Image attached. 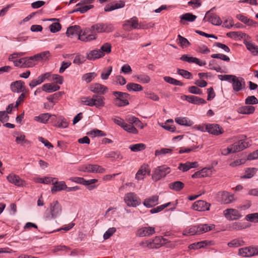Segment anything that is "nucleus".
I'll return each mask as SVG.
<instances>
[{
	"label": "nucleus",
	"mask_w": 258,
	"mask_h": 258,
	"mask_svg": "<svg viewBox=\"0 0 258 258\" xmlns=\"http://www.w3.org/2000/svg\"><path fill=\"white\" fill-rule=\"evenodd\" d=\"M24 68H31L35 65L34 61L36 60L35 58L33 57V56L29 57H24Z\"/></svg>",
	"instance_id": "obj_46"
},
{
	"label": "nucleus",
	"mask_w": 258,
	"mask_h": 258,
	"mask_svg": "<svg viewBox=\"0 0 258 258\" xmlns=\"http://www.w3.org/2000/svg\"><path fill=\"white\" fill-rule=\"evenodd\" d=\"M124 201L128 207H136L141 204V199L134 192H128L125 195Z\"/></svg>",
	"instance_id": "obj_7"
},
{
	"label": "nucleus",
	"mask_w": 258,
	"mask_h": 258,
	"mask_svg": "<svg viewBox=\"0 0 258 258\" xmlns=\"http://www.w3.org/2000/svg\"><path fill=\"white\" fill-rule=\"evenodd\" d=\"M175 122L181 125L186 126H190L194 124V122L188 118L184 117H178L175 119Z\"/></svg>",
	"instance_id": "obj_31"
},
{
	"label": "nucleus",
	"mask_w": 258,
	"mask_h": 258,
	"mask_svg": "<svg viewBox=\"0 0 258 258\" xmlns=\"http://www.w3.org/2000/svg\"><path fill=\"white\" fill-rule=\"evenodd\" d=\"M140 245L143 247H148L150 249L158 248V247L156 245L155 242L152 240V241H146L140 243Z\"/></svg>",
	"instance_id": "obj_50"
},
{
	"label": "nucleus",
	"mask_w": 258,
	"mask_h": 258,
	"mask_svg": "<svg viewBox=\"0 0 258 258\" xmlns=\"http://www.w3.org/2000/svg\"><path fill=\"white\" fill-rule=\"evenodd\" d=\"M210 204L203 200L195 202L192 205V209L198 211H205L210 210Z\"/></svg>",
	"instance_id": "obj_12"
},
{
	"label": "nucleus",
	"mask_w": 258,
	"mask_h": 258,
	"mask_svg": "<svg viewBox=\"0 0 258 258\" xmlns=\"http://www.w3.org/2000/svg\"><path fill=\"white\" fill-rule=\"evenodd\" d=\"M105 54L100 49H94L87 53V58L90 60H93L103 57Z\"/></svg>",
	"instance_id": "obj_27"
},
{
	"label": "nucleus",
	"mask_w": 258,
	"mask_h": 258,
	"mask_svg": "<svg viewBox=\"0 0 258 258\" xmlns=\"http://www.w3.org/2000/svg\"><path fill=\"white\" fill-rule=\"evenodd\" d=\"M123 29L126 31H131L133 29L143 28V27L139 23L138 18L134 16L130 19L124 21L122 25Z\"/></svg>",
	"instance_id": "obj_6"
},
{
	"label": "nucleus",
	"mask_w": 258,
	"mask_h": 258,
	"mask_svg": "<svg viewBox=\"0 0 258 258\" xmlns=\"http://www.w3.org/2000/svg\"><path fill=\"white\" fill-rule=\"evenodd\" d=\"M180 18L181 19L180 23H182V20L187 21L188 22H194L197 18V16L196 15H193L191 13H187L184 14H183L180 16Z\"/></svg>",
	"instance_id": "obj_37"
},
{
	"label": "nucleus",
	"mask_w": 258,
	"mask_h": 258,
	"mask_svg": "<svg viewBox=\"0 0 258 258\" xmlns=\"http://www.w3.org/2000/svg\"><path fill=\"white\" fill-rule=\"evenodd\" d=\"M225 217L230 220H235L239 219L242 216L239 211L234 209H227L224 211Z\"/></svg>",
	"instance_id": "obj_14"
},
{
	"label": "nucleus",
	"mask_w": 258,
	"mask_h": 258,
	"mask_svg": "<svg viewBox=\"0 0 258 258\" xmlns=\"http://www.w3.org/2000/svg\"><path fill=\"white\" fill-rule=\"evenodd\" d=\"M155 233V228L149 227H142L139 228L136 235L139 237H146L153 235Z\"/></svg>",
	"instance_id": "obj_13"
},
{
	"label": "nucleus",
	"mask_w": 258,
	"mask_h": 258,
	"mask_svg": "<svg viewBox=\"0 0 258 258\" xmlns=\"http://www.w3.org/2000/svg\"><path fill=\"white\" fill-rule=\"evenodd\" d=\"M69 123L67 121V119L62 116H59L55 125L58 127L64 128L67 127Z\"/></svg>",
	"instance_id": "obj_45"
},
{
	"label": "nucleus",
	"mask_w": 258,
	"mask_h": 258,
	"mask_svg": "<svg viewBox=\"0 0 258 258\" xmlns=\"http://www.w3.org/2000/svg\"><path fill=\"white\" fill-rule=\"evenodd\" d=\"M235 75H219L218 78L221 81H226L231 83V80L233 79Z\"/></svg>",
	"instance_id": "obj_60"
},
{
	"label": "nucleus",
	"mask_w": 258,
	"mask_h": 258,
	"mask_svg": "<svg viewBox=\"0 0 258 258\" xmlns=\"http://www.w3.org/2000/svg\"><path fill=\"white\" fill-rule=\"evenodd\" d=\"M126 89L128 91L138 92L143 90V88L141 85L134 83H128L126 86Z\"/></svg>",
	"instance_id": "obj_36"
},
{
	"label": "nucleus",
	"mask_w": 258,
	"mask_h": 258,
	"mask_svg": "<svg viewBox=\"0 0 258 258\" xmlns=\"http://www.w3.org/2000/svg\"><path fill=\"white\" fill-rule=\"evenodd\" d=\"M215 225L213 224H201L191 226L188 230L184 232V235H201L215 229Z\"/></svg>",
	"instance_id": "obj_1"
},
{
	"label": "nucleus",
	"mask_w": 258,
	"mask_h": 258,
	"mask_svg": "<svg viewBox=\"0 0 258 258\" xmlns=\"http://www.w3.org/2000/svg\"><path fill=\"white\" fill-rule=\"evenodd\" d=\"M122 128L129 133L133 134H137L138 133L137 129L132 124H128L125 123Z\"/></svg>",
	"instance_id": "obj_49"
},
{
	"label": "nucleus",
	"mask_w": 258,
	"mask_h": 258,
	"mask_svg": "<svg viewBox=\"0 0 258 258\" xmlns=\"http://www.w3.org/2000/svg\"><path fill=\"white\" fill-rule=\"evenodd\" d=\"M239 254L244 257H251L257 253L256 249L254 247H247L239 249Z\"/></svg>",
	"instance_id": "obj_21"
},
{
	"label": "nucleus",
	"mask_w": 258,
	"mask_h": 258,
	"mask_svg": "<svg viewBox=\"0 0 258 258\" xmlns=\"http://www.w3.org/2000/svg\"><path fill=\"white\" fill-rule=\"evenodd\" d=\"M177 37L178 43L180 44L181 47H187L190 45V42L186 38L182 37L180 34L178 35Z\"/></svg>",
	"instance_id": "obj_48"
},
{
	"label": "nucleus",
	"mask_w": 258,
	"mask_h": 258,
	"mask_svg": "<svg viewBox=\"0 0 258 258\" xmlns=\"http://www.w3.org/2000/svg\"><path fill=\"white\" fill-rule=\"evenodd\" d=\"M60 87L53 83H46L44 84L42 86V90L47 93H52L58 90Z\"/></svg>",
	"instance_id": "obj_30"
},
{
	"label": "nucleus",
	"mask_w": 258,
	"mask_h": 258,
	"mask_svg": "<svg viewBox=\"0 0 258 258\" xmlns=\"http://www.w3.org/2000/svg\"><path fill=\"white\" fill-rule=\"evenodd\" d=\"M100 49L104 54L109 53L111 51V45L109 43H105L101 46Z\"/></svg>",
	"instance_id": "obj_63"
},
{
	"label": "nucleus",
	"mask_w": 258,
	"mask_h": 258,
	"mask_svg": "<svg viewBox=\"0 0 258 258\" xmlns=\"http://www.w3.org/2000/svg\"><path fill=\"white\" fill-rule=\"evenodd\" d=\"M93 7L94 6L91 5L79 7L77 8L70 12L69 14H72L77 12H80L81 14H84L87 12L89 10L93 8Z\"/></svg>",
	"instance_id": "obj_42"
},
{
	"label": "nucleus",
	"mask_w": 258,
	"mask_h": 258,
	"mask_svg": "<svg viewBox=\"0 0 258 258\" xmlns=\"http://www.w3.org/2000/svg\"><path fill=\"white\" fill-rule=\"evenodd\" d=\"M116 231L114 227L109 228L103 234V238L106 240L110 238Z\"/></svg>",
	"instance_id": "obj_61"
},
{
	"label": "nucleus",
	"mask_w": 258,
	"mask_h": 258,
	"mask_svg": "<svg viewBox=\"0 0 258 258\" xmlns=\"http://www.w3.org/2000/svg\"><path fill=\"white\" fill-rule=\"evenodd\" d=\"M112 67L109 66L107 69L105 68L101 74V78L102 80H107L110 75Z\"/></svg>",
	"instance_id": "obj_55"
},
{
	"label": "nucleus",
	"mask_w": 258,
	"mask_h": 258,
	"mask_svg": "<svg viewBox=\"0 0 258 258\" xmlns=\"http://www.w3.org/2000/svg\"><path fill=\"white\" fill-rule=\"evenodd\" d=\"M92 106L101 108L105 105V98L102 95H93L92 97Z\"/></svg>",
	"instance_id": "obj_20"
},
{
	"label": "nucleus",
	"mask_w": 258,
	"mask_h": 258,
	"mask_svg": "<svg viewBox=\"0 0 258 258\" xmlns=\"http://www.w3.org/2000/svg\"><path fill=\"white\" fill-rule=\"evenodd\" d=\"M180 59L189 63H195L196 60H198L197 57L189 56L187 54L182 55L180 57Z\"/></svg>",
	"instance_id": "obj_56"
},
{
	"label": "nucleus",
	"mask_w": 258,
	"mask_h": 258,
	"mask_svg": "<svg viewBox=\"0 0 258 258\" xmlns=\"http://www.w3.org/2000/svg\"><path fill=\"white\" fill-rule=\"evenodd\" d=\"M235 200L234 195L228 191H223L221 194V202L223 204H228Z\"/></svg>",
	"instance_id": "obj_24"
},
{
	"label": "nucleus",
	"mask_w": 258,
	"mask_h": 258,
	"mask_svg": "<svg viewBox=\"0 0 258 258\" xmlns=\"http://www.w3.org/2000/svg\"><path fill=\"white\" fill-rule=\"evenodd\" d=\"M67 188L66 182L63 181H58L57 179L54 180L53 186L51 187V191L52 193H55L62 190H65Z\"/></svg>",
	"instance_id": "obj_25"
},
{
	"label": "nucleus",
	"mask_w": 258,
	"mask_h": 258,
	"mask_svg": "<svg viewBox=\"0 0 258 258\" xmlns=\"http://www.w3.org/2000/svg\"><path fill=\"white\" fill-rule=\"evenodd\" d=\"M85 61L86 58L84 55L80 54H77L73 60V63L78 65H80L83 63Z\"/></svg>",
	"instance_id": "obj_53"
},
{
	"label": "nucleus",
	"mask_w": 258,
	"mask_h": 258,
	"mask_svg": "<svg viewBox=\"0 0 258 258\" xmlns=\"http://www.w3.org/2000/svg\"><path fill=\"white\" fill-rule=\"evenodd\" d=\"M83 30L79 25H74L68 28L66 35L68 37H73L74 36H77L79 39V36L82 34Z\"/></svg>",
	"instance_id": "obj_17"
},
{
	"label": "nucleus",
	"mask_w": 258,
	"mask_h": 258,
	"mask_svg": "<svg viewBox=\"0 0 258 258\" xmlns=\"http://www.w3.org/2000/svg\"><path fill=\"white\" fill-rule=\"evenodd\" d=\"M61 212V205L57 201H55L50 204L49 208L45 211L43 218L46 221L51 220L56 218Z\"/></svg>",
	"instance_id": "obj_2"
},
{
	"label": "nucleus",
	"mask_w": 258,
	"mask_h": 258,
	"mask_svg": "<svg viewBox=\"0 0 258 258\" xmlns=\"http://www.w3.org/2000/svg\"><path fill=\"white\" fill-rule=\"evenodd\" d=\"M83 171L88 172L103 173L105 172V170L102 166L98 165L88 164L85 166Z\"/></svg>",
	"instance_id": "obj_22"
},
{
	"label": "nucleus",
	"mask_w": 258,
	"mask_h": 258,
	"mask_svg": "<svg viewBox=\"0 0 258 258\" xmlns=\"http://www.w3.org/2000/svg\"><path fill=\"white\" fill-rule=\"evenodd\" d=\"M93 25L90 27L85 28L83 30L82 34L79 36V40L84 42L91 41L96 39L97 34Z\"/></svg>",
	"instance_id": "obj_4"
},
{
	"label": "nucleus",
	"mask_w": 258,
	"mask_h": 258,
	"mask_svg": "<svg viewBox=\"0 0 258 258\" xmlns=\"http://www.w3.org/2000/svg\"><path fill=\"white\" fill-rule=\"evenodd\" d=\"M208 241L206 240L201 241L198 242H195L190 244L188 246V248L190 249H198L202 247H204L207 245Z\"/></svg>",
	"instance_id": "obj_41"
},
{
	"label": "nucleus",
	"mask_w": 258,
	"mask_h": 258,
	"mask_svg": "<svg viewBox=\"0 0 258 258\" xmlns=\"http://www.w3.org/2000/svg\"><path fill=\"white\" fill-rule=\"evenodd\" d=\"M233 152H237L243 150L248 147V144L243 139L240 140L237 142H235L231 146Z\"/></svg>",
	"instance_id": "obj_23"
},
{
	"label": "nucleus",
	"mask_w": 258,
	"mask_h": 258,
	"mask_svg": "<svg viewBox=\"0 0 258 258\" xmlns=\"http://www.w3.org/2000/svg\"><path fill=\"white\" fill-rule=\"evenodd\" d=\"M232 88L234 91L239 92L245 87V82L243 78H238L235 76L233 79L231 80Z\"/></svg>",
	"instance_id": "obj_9"
},
{
	"label": "nucleus",
	"mask_w": 258,
	"mask_h": 258,
	"mask_svg": "<svg viewBox=\"0 0 258 258\" xmlns=\"http://www.w3.org/2000/svg\"><path fill=\"white\" fill-rule=\"evenodd\" d=\"M256 171L257 169L255 168H247L245 170V174L242 176V178H250L253 176Z\"/></svg>",
	"instance_id": "obj_52"
},
{
	"label": "nucleus",
	"mask_w": 258,
	"mask_h": 258,
	"mask_svg": "<svg viewBox=\"0 0 258 258\" xmlns=\"http://www.w3.org/2000/svg\"><path fill=\"white\" fill-rule=\"evenodd\" d=\"M50 56V53L49 51H45L33 55L36 61L46 60Z\"/></svg>",
	"instance_id": "obj_34"
},
{
	"label": "nucleus",
	"mask_w": 258,
	"mask_h": 258,
	"mask_svg": "<svg viewBox=\"0 0 258 258\" xmlns=\"http://www.w3.org/2000/svg\"><path fill=\"white\" fill-rule=\"evenodd\" d=\"M230 247H237L244 245V242L240 238L233 239L227 244Z\"/></svg>",
	"instance_id": "obj_39"
},
{
	"label": "nucleus",
	"mask_w": 258,
	"mask_h": 258,
	"mask_svg": "<svg viewBox=\"0 0 258 258\" xmlns=\"http://www.w3.org/2000/svg\"><path fill=\"white\" fill-rule=\"evenodd\" d=\"M81 103L84 105L92 106V99L90 97H82L81 98Z\"/></svg>",
	"instance_id": "obj_62"
},
{
	"label": "nucleus",
	"mask_w": 258,
	"mask_h": 258,
	"mask_svg": "<svg viewBox=\"0 0 258 258\" xmlns=\"http://www.w3.org/2000/svg\"><path fill=\"white\" fill-rule=\"evenodd\" d=\"M245 219L251 222H258V213L248 214L246 216Z\"/></svg>",
	"instance_id": "obj_57"
},
{
	"label": "nucleus",
	"mask_w": 258,
	"mask_h": 258,
	"mask_svg": "<svg viewBox=\"0 0 258 258\" xmlns=\"http://www.w3.org/2000/svg\"><path fill=\"white\" fill-rule=\"evenodd\" d=\"M170 172V168L166 165L158 166L153 171L152 178L155 181H157Z\"/></svg>",
	"instance_id": "obj_5"
},
{
	"label": "nucleus",
	"mask_w": 258,
	"mask_h": 258,
	"mask_svg": "<svg viewBox=\"0 0 258 258\" xmlns=\"http://www.w3.org/2000/svg\"><path fill=\"white\" fill-rule=\"evenodd\" d=\"M159 196L154 195L151 197L146 199L143 205L147 208H152L158 204Z\"/></svg>",
	"instance_id": "obj_26"
},
{
	"label": "nucleus",
	"mask_w": 258,
	"mask_h": 258,
	"mask_svg": "<svg viewBox=\"0 0 258 258\" xmlns=\"http://www.w3.org/2000/svg\"><path fill=\"white\" fill-rule=\"evenodd\" d=\"M61 28V26L59 23H54L49 26L50 31L51 33H56Z\"/></svg>",
	"instance_id": "obj_59"
},
{
	"label": "nucleus",
	"mask_w": 258,
	"mask_h": 258,
	"mask_svg": "<svg viewBox=\"0 0 258 258\" xmlns=\"http://www.w3.org/2000/svg\"><path fill=\"white\" fill-rule=\"evenodd\" d=\"M25 83L22 80L16 81L10 85V88L12 92L17 93L27 92L24 86Z\"/></svg>",
	"instance_id": "obj_11"
},
{
	"label": "nucleus",
	"mask_w": 258,
	"mask_h": 258,
	"mask_svg": "<svg viewBox=\"0 0 258 258\" xmlns=\"http://www.w3.org/2000/svg\"><path fill=\"white\" fill-rule=\"evenodd\" d=\"M245 103L247 105L256 104L258 103V100L254 96H249L245 99Z\"/></svg>",
	"instance_id": "obj_58"
},
{
	"label": "nucleus",
	"mask_w": 258,
	"mask_h": 258,
	"mask_svg": "<svg viewBox=\"0 0 258 258\" xmlns=\"http://www.w3.org/2000/svg\"><path fill=\"white\" fill-rule=\"evenodd\" d=\"M96 76V74L94 72L86 73L83 75L82 79L87 83L91 82Z\"/></svg>",
	"instance_id": "obj_47"
},
{
	"label": "nucleus",
	"mask_w": 258,
	"mask_h": 258,
	"mask_svg": "<svg viewBox=\"0 0 258 258\" xmlns=\"http://www.w3.org/2000/svg\"><path fill=\"white\" fill-rule=\"evenodd\" d=\"M184 184L180 181H176L170 183L169 184V187L174 191H179L183 188Z\"/></svg>",
	"instance_id": "obj_33"
},
{
	"label": "nucleus",
	"mask_w": 258,
	"mask_h": 258,
	"mask_svg": "<svg viewBox=\"0 0 258 258\" xmlns=\"http://www.w3.org/2000/svg\"><path fill=\"white\" fill-rule=\"evenodd\" d=\"M209 66L210 69L215 70L217 72L224 73V71L221 68V67L218 64L217 61L216 60L212 59L209 61Z\"/></svg>",
	"instance_id": "obj_38"
},
{
	"label": "nucleus",
	"mask_w": 258,
	"mask_h": 258,
	"mask_svg": "<svg viewBox=\"0 0 258 258\" xmlns=\"http://www.w3.org/2000/svg\"><path fill=\"white\" fill-rule=\"evenodd\" d=\"M137 78L142 83H148L150 81V78L149 76L142 74L137 76Z\"/></svg>",
	"instance_id": "obj_64"
},
{
	"label": "nucleus",
	"mask_w": 258,
	"mask_h": 258,
	"mask_svg": "<svg viewBox=\"0 0 258 258\" xmlns=\"http://www.w3.org/2000/svg\"><path fill=\"white\" fill-rule=\"evenodd\" d=\"M112 95L114 96L113 103L117 107H124L129 104L128 98L130 95L125 92L120 91H113Z\"/></svg>",
	"instance_id": "obj_3"
},
{
	"label": "nucleus",
	"mask_w": 258,
	"mask_h": 258,
	"mask_svg": "<svg viewBox=\"0 0 258 258\" xmlns=\"http://www.w3.org/2000/svg\"><path fill=\"white\" fill-rule=\"evenodd\" d=\"M206 130L209 133L216 136L223 133L222 127L218 124H207L206 125Z\"/></svg>",
	"instance_id": "obj_16"
},
{
	"label": "nucleus",
	"mask_w": 258,
	"mask_h": 258,
	"mask_svg": "<svg viewBox=\"0 0 258 258\" xmlns=\"http://www.w3.org/2000/svg\"><path fill=\"white\" fill-rule=\"evenodd\" d=\"M105 157L107 158H113L114 159H122L123 156L119 151H110L106 153Z\"/></svg>",
	"instance_id": "obj_40"
},
{
	"label": "nucleus",
	"mask_w": 258,
	"mask_h": 258,
	"mask_svg": "<svg viewBox=\"0 0 258 258\" xmlns=\"http://www.w3.org/2000/svg\"><path fill=\"white\" fill-rule=\"evenodd\" d=\"M163 79L166 82L173 85L179 86L184 85V84L181 82L170 77L165 76L163 78Z\"/></svg>",
	"instance_id": "obj_43"
},
{
	"label": "nucleus",
	"mask_w": 258,
	"mask_h": 258,
	"mask_svg": "<svg viewBox=\"0 0 258 258\" xmlns=\"http://www.w3.org/2000/svg\"><path fill=\"white\" fill-rule=\"evenodd\" d=\"M177 73L178 75L187 79H190L192 77V74L191 73L183 69H177Z\"/></svg>",
	"instance_id": "obj_51"
},
{
	"label": "nucleus",
	"mask_w": 258,
	"mask_h": 258,
	"mask_svg": "<svg viewBox=\"0 0 258 258\" xmlns=\"http://www.w3.org/2000/svg\"><path fill=\"white\" fill-rule=\"evenodd\" d=\"M244 44L245 45L246 48L251 52V53L254 56L258 55V46L254 43L244 41Z\"/></svg>",
	"instance_id": "obj_32"
},
{
	"label": "nucleus",
	"mask_w": 258,
	"mask_h": 258,
	"mask_svg": "<svg viewBox=\"0 0 258 258\" xmlns=\"http://www.w3.org/2000/svg\"><path fill=\"white\" fill-rule=\"evenodd\" d=\"M146 145L143 143H138L131 145L129 146V149L133 152L141 151L145 149Z\"/></svg>",
	"instance_id": "obj_44"
},
{
	"label": "nucleus",
	"mask_w": 258,
	"mask_h": 258,
	"mask_svg": "<svg viewBox=\"0 0 258 258\" xmlns=\"http://www.w3.org/2000/svg\"><path fill=\"white\" fill-rule=\"evenodd\" d=\"M51 115L49 113H42L38 116H35L34 119L38 122L46 123Z\"/></svg>",
	"instance_id": "obj_35"
},
{
	"label": "nucleus",
	"mask_w": 258,
	"mask_h": 258,
	"mask_svg": "<svg viewBox=\"0 0 258 258\" xmlns=\"http://www.w3.org/2000/svg\"><path fill=\"white\" fill-rule=\"evenodd\" d=\"M213 58H218L222 60L229 62L230 61V58L226 55L222 53H214L211 55Z\"/></svg>",
	"instance_id": "obj_54"
},
{
	"label": "nucleus",
	"mask_w": 258,
	"mask_h": 258,
	"mask_svg": "<svg viewBox=\"0 0 258 258\" xmlns=\"http://www.w3.org/2000/svg\"><path fill=\"white\" fill-rule=\"evenodd\" d=\"M181 98L182 99L184 98L189 103L194 104L200 105L207 103L205 99L194 95H183Z\"/></svg>",
	"instance_id": "obj_18"
},
{
	"label": "nucleus",
	"mask_w": 258,
	"mask_h": 258,
	"mask_svg": "<svg viewBox=\"0 0 258 258\" xmlns=\"http://www.w3.org/2000/svg\"><path fill=\"white\" fill-rule=\"evenodd\" d=\"M97 33H109L114 30V27L111 24L97 23L93 25Z\"/></svg>",
	"instance_id": "obj_10"
},
{
	"label": "nucleus",
	"mask_w": 258,
	"mask_h": 258,
	"mask_svg": "<svg viewBox=\"0 0 258 258\" xmlns=\"http://www.w3.org/2000/svg\"><path fill=\"white\" fill-rule=\"evenodd\" d=\"M150 172L149 166L146 164H144L138 171L136 175V178L138 180L143 179V176L145 175L147 173L149 174Z\"/></svg>",
	"instance_id": "obj_28"
},
{
	"label": "nucleus",
	"mask_w": 258,
	"mask_h": 258,
	"mask_svg": "<svg viewBox=\"0 0 258 258\" xmlns=\"http://www.w3.org/2000/svg\"><path fill=\"white\" fill-rule=\"evenodd\" d=\"M7 178L9 182L17 186H24L25 183L24 180L22 179L18 175L13 173L10 174Z\"/></svg>",
	"instance_id": "obj_19"
},
{
	"label": "nucleus",
	"mask_w": 258,
	"mask_h": 258,
	"mask_svg": "<svg viewBox=\"0 0 258 258\" xmlns=\"http://www.w3.org/2000/svg\"><path fill=\"white\" fill-rule=\"evenodd\" d=\"M89 89L92 92L100 95L105 94L108 90L107 87L99 83L92 84Z\"/></svg>",
	"instance_id": "obj_15"
},
{
	"label": "nucleus",
	"mask_w": 258,
	"mask_h": 258,
	"mask_svg": "<svg viewBox=\"0 0 258 258\" xmlns=\"http://www.w3.org/2000/svg\"><path fill=\"white\" fill-rule=\"evenodd\" d=\"M237 111L239 114H252L254 112L255 107L250 105L242 106L239 107Z\"/></svg>",
	"instance_id": "obj_29"
},
{
	"label": "nucleus",
	"mask_w": 258,
	"mask_h": 258,
	"mask_svg": "<svg viewBox=\"0 0 258 258\" xmlns=\"http://www.w3.org/2000/svg\"><path fill=\"white\" fill-rule=\"evenodd\" d=\"M215 9V8L214 7L208 11L206 13L203 20H205L207 18V21L208 22L211 23L214 25L219 26L222 24V22L220 18L215 13L213 12V10Z\"/></svg>",
	"instance_id": "obj_8"
}]
</instances>
